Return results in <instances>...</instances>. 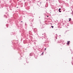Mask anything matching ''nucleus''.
I'll return each mask as SVG.
<instances>
[{"label": "nucleus", "mask_w": 73, "mask_h": 73, "mask_svg": "<svg viewBox=\"0 0 73 73\" xmlns=\"http://www.w3.org/2000/svg\"><path fill=\"white\" fill-rule=\"evenodd\" d=\"M46 48H45V49H44V50H46Z\"/></svg>", "instance_id": "7"}, {"label": "nucleus", "mask_w": 73, "mask_h": 73, "mask_svg": "<svg viewBox=\"0 0 73 73\" xmlns=\"http://www.w3.org/2000/svg\"><path fill=\"white\" fill-rule=\"evenodd\" d=\"M61 10V9L60 8L59 9V10Z\"/></svg>", "instance_id": "5"}, {"label": "nucleus", "mask_w": 73, "mask_h": 73, "mask_svg": "<svg viewBox=\"0 0 73 73\" xmlns=\"http://www.w3.org/2000/svg\"><path fill=\"white\" fill-rule=\"evenodd\" d=\"M51 27H52V28H53V26H51Z\"/></svg>", "instance_id": "3"}, {"label": "nucleus", "mask_w": 73, "mask_h": 73, "mask_svg": "<svg viewBox=\"0 0 73 73\" xmlns=\"http://www.w3.org/2000/svg\"><path fill=\"white\" fill-rule=\"evenodd\" d=\"M59 12H61V11L60 10H59Z\"/></svg>", "instance_id": "4"}, {"label": "nucleus", "mask_w": 73, "mask_h": 73, "mask_svg": "<svg viewBox=\"0 0 73 73\" xmlns=\"http://www.w3.org/2000/svg\"><path fill=\"white\" fill-rule=\"evenodd\" d=\"M44 54V52H43L42 53V54Z\"/></svg>", "instance_id": "6"}, {"label": "nucleus", "mask_w": 73, "mask_h": 73, "mask_svg": "<svg viewBox=\"0 0 73 73\" xmlns=\"http://www.w3.org/2000/svg\"><path fill=\"white\" fill-rule=\"evenodd\" d=\"M47 17H49V16H47Z\"/></svg>", "instance_id": "8"}, {"label": "nucleus", "mask_w": 73, "mask_h": 73, "mask_svg": "<svg viewBox=\"0 0 73 73\" xmlns=\"http://www.w3.org/2000/svg\"><path fill=\"white\" fill-rule=\"evenodd\" d=\"M69 43H70V41H69L67 42V44L69 45Z\"/></svg>", "instance_id": "1"}, {"label": "nucleus", "mask_w": 73, "mask_h": 73, "mask_svg": "<svg viewBox=\"0 0 73 73\" xmlns=\"http://www.w3.org/2000/svg\"><path fill=\"white\" fill-rule=\"evenodd\" d=\"M21 22H23V21H21Z\"/></svg>", "instance_id": "9"}, {"label": "nucleus", "mask_w": 73, "mask_h": 73, "mask_svg": "<svg viewBox=\"0 0 73 73\" xmlns=\"http://www.w3.org/2000/svg\"><path fill=\"white\" fill-rule=\"evenodd\" d=\"M69 19V21H70V20H71V18H70Z\"/></svg>", "instance_id": "2"}]
</instances>
